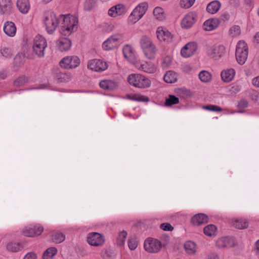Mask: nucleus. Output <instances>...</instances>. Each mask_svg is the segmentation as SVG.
I'll return each instance as SVG.
<instances>
[{
  "mask_svg": "<svg viewBox=\"0 0 259 259\" xmlns=\"http://www.w3.org/2000/svg\"><path fill=\"white\" fill-rule=\"evenodd\" d=\"M8 76V73L4 70L0 72V78L2 79H5Z\"/></svg>",
  "mask_w": 259,
  "mask_h": 259,
  "instance_id": "nucleus-56",
  "label": "nucleus"
},
{
  "mask_svg": "<svg viewBox=\"0 0 259 259\" xmlns=\"http://www.w3.org/2000/svg\"><path fill=\"white\" fill-rule=\"evenodd\" d=\"M231 224L232 226L239 229H245L248 227V223L245 219H236L232 220Z\"/></svg>",
  "mask_w": 259,
  "mask_h": 259,
  "instance_id": "nucleus-32",
  "label": "nucleus"
},
{
  "mask_svg": "<svg viewBox=\"0 0 259 259\" xmlns=\"http://www.w3.org/2000/svg\"><path fill=\"white\" fill-rule=\"evenodd\" d=\"M230 3L231 5L236 6L239 4V0H230Z\"/></svg>",
  "mask_w": 259,
  "mask_h": 259,
  "instance_id": "nucleus-61",
  "label": "nucleus"
},
{
  "mask_svg": "<svg viewBox=\"0 0 259 259\" xmlns=\"http://www.w3.org/2000/svg\"><path fill=\"white\" fill-rule=\"evenodd\" d=\"M57 49L61 52L69 50L71 47V40L67 37L60 38L56 42Z\"/></svg>",
  "mask_w": 259,
  "mask_h": 259,
  "instance_id": "nucleus-21",
  "label": "nucleus"
},
{
  "mask_svg": "<svg viewBox=\"0 0 259 259\" xmlns=\"http://www.w3.org/2000/svg\"><path fill=\"white\" fill-rule=\"evenodd\" d=\"M60 32L65 36H69L77 28L78 20L77 17L70 14L60 15Z\"/></svg>",
  "mask_w": 259,
  "mask_h": 259,
  "instance_id": "nucleus-1",
  "label": "nucleus"
},
{
  "mask_svg": "<svg viewBox=\"0 0 259 259\" xmlns=\"http://www.w3.org/2000/svg\"><path fill=\"white\" fill-rule=\"evenodd\" d=\"M160 228L164 231H172L174 229L172 226L169 223H163L160 225Z\"/></svg>",
  "mask_w": 259,
  "mask_h": 259,
  "instance_id": "nucleus-52",
  "label": "nucleus"
},
{
  "mask_svg": "<svg viewBox=\"0 0 259 259\" xmlns=\"http://www.w3.org/2000/svg\"><path fill=\"white\" fill-rule=\"evenodd\" d=\"M65 236L62 233L56 232L52 235V240L56 243H60L65 240Z\"/></svg>",
  "mask_w": 259,
  "mask_h": 259,
  "instance_id": "nucleus-38",
  "label": "nucleus"
},
{
  "mask_svg": "<svg viewBox=\"0 0 259 259\" xmlns=\"http://www.w3.org/2000/svg\"><path fill=\"white\" fill-rule=\"evenodd\" d=\"M248 47L246 43L240 40L236 46V58L240 65H243L246 62L248 57Z\"/></svg>",
  "mask_w": 259,
  "mask_h": 259,
  "instance_id": "nucleus-7",
  "label": "nucleus"
},
{
  "mask_svg": "<svg viewBox=\"0 0 259 259\" xmlns=\"http://www.w3.org/2000/svg\"><path fill=\"white\" fill-rule=\"evenodd\" d=\"M88 67L93 71L102 72L107 69L108 65L102 60L93 59L89 61Z\"/></svg>",
  "mask_w": 259,
  "mask_h": 259,
  "instance_id": "nucleus-13",
  "label": "nucleus"
},
{
  "mask_svg": "<svg viewBox=\"0 0 259 259\" xmlns=\"http://www.w3.org/2000/svg\"><path fill=\"white\" fill-rule=\"evenodd\" d=\"M157 37L160 41L170 42L172 40V36L170 32L165 28L158 27L156 30Z\"/></svg>",
  "mask_w": 259,
  "mask_h": 259,
  "instance_id": "nucleus-18",
  "label": "nucleus"
},
{
  "mask_svg": "<svg viewBox=\"0 0 259 259\" xmlns=\"http://www.w3.org/2000/svg\"><path fill=\"white\" fill-rule=\"evenodd\" d=\"M127 79L131 85L138 88H148L151 84L150 79L141 74H131L128 76Z\"/></svg>",
  "mask_w": 259,
  "mask_h": 259,
  "instance_id": "nucleus-4",
  "label": "nucleus"
},
{
  "mask_svg": "<svg viewBox=\"0 0 259 259\" xmlns=\"http://www.w3.org/2000/svg\"><path fill=\"white\" fill-rule=\"evenodd\" d=\"M3 30L5 34L10 37L15 36L16 32V26L11 21H7L4 24Z\"/></svg>",
  "mask_w": 259,
  "mask_h": 259,
  "instance_id": "nucleus-25",
  "label": "nucleus"
},
{
  "mask_svg": "<svg viewBox=\"0 0 259 259\" xmlns=\"http://www.w3.org/2000/svg\"><path fill=\"white\" fill-rule=\"evenodd\" d=\"M42 21L47 32L51 34L60 25V15L57 16L52 11H47L44 14Z\"/></svg>",
  "mask_w": 259,
  "mask_h": 259,
  "instance_id": "nucleus-2",
  "label": "nucleus"
},
{
  "mask_svg": "<svg viewBox=\"0 0 259 259\" xmlns=\"http://www.w3.org/2000/svg\"><path fill=\"white\" fill-rule=\"evenodd\" d=\"M59 79L61 81H68L71 78V75L70 73H60L58 75Z\"/></svg>",
  "mask_w": 259,
  "mask_h": 259,
  "instance_id": "nucleus-47",
  "label": "nucleus"
},
{
  "mask_svg": "<svg viewBox=\"0 0 259 259\" xmlns=\"http://www.w3.org/2000/svg\"><path fill=\"white\" fill-rule=\"evenodd\" d=\"M122 38L123 35L120 33H116L111 35L103 43V49L105 51H109L117 48Z\"/></svg>",
  "mask_w": 259,
  "mask_h": 259,
  "instance_id": "nucleus-8",
  "label": "nucleus"
},
{
  "mask_svg": "<svg viewBox=\"0 0 259 259\" xmlns=\"http://www.w3.org/2000/svg\"><path fill=\"white\" fill-rule=\"evenodd\" d=\"M80 64V59L77 56H71L63 58L60 62V66L66 69L77 67Z\"/></svg>",
  "mask_w": 259,
  "mask_h": 259,
  "instance_id": "nucleus-9",
  "label": "nucleus"
},
{
  "mask_svg": "<svg viewBox=\"0 0 259 259\" xmlns=\"http://www.w3.org/2000/svg\"><path fill=\"white\" fill-rule=\"evenodd\" d=\"M171 63V59L169 57H166L163 60L162 65L164 67H167Z\"/></svg>",
  "mask_w": 259,
  "mask_h": 259,
  "instance_id": "nucleus-53",
  "label": "nucleus"
},
{
  "mask_svg": "<svg viewBox=\"0 0 259 259\" xmlns=\"http://www.w3.org/2000/svg\"><path fill=\"white\" fill-rule=\"evenodd\" d=\"M139 70L148 73H153L156 71V66L151 62L137 60L134 64Z\"/></svg>",
  "mask_w": 259,
  "mask_h": 259,
  "instance_id": "nucleus-14",
  "label": "nucleus"
},
{
  "mask_svg": "<svg viewBox=\"0 0 259 259\" xmlns=\"http://www.w3.org/2000/svg\"><path fill=\"white\" fill-rule=\"evenodd\" d=\"M148 8L147 2L139 4L131 12L127 18V22L129 24H134L139 21L145 14Z\"/></svg>",
  "mask_w": 259,
  "mask_h": 259,
  "instance_id": "nucleus-5",
  "label": "nucleus"
},
{
  "mask_svg": "<svg viewBox=\"0 0 259 259\" xmlns=\"http://www.w3.org/2000/svg\"><path fill=\"white\" fill-rule=\"evenodd\" d=\"M247 102L245 100H243L240 101L238 105L241 108H245L247 106Z\"/></svg>",
  "mask_w": 259,
  "mask_h": 259,
  "instance_id": "nucleus-57",
  "label": "nucleus"
},
{
  "mask_svg": "<svg viewBox=\"0 0 259 259\" xmlns=\"http://www.w3.org/2000/svg\"><path fill=\"white\" fill-rule=\"evenodd\" d=\"M1 54L5 58H10L12 55V51L9 48H4L1 50Z\"/></svg>",
  "mask_w": 259,
  "mask_h": 259,
  "instance_id": "nucleus-49",
  "label": "nucleus"
},
{
  "mask_svg": "<svg viewBox=\"0 0 259 259\" xmlns=\"http://www.w3.org/2000/svg\"><path fill=\"white\" fill-rule=\"evenodd\" d=\"M52 0H42V1L45 3H48L52 1Z\"/></svg>",
  "mask_w": 259,
  "mask_h": 259,
  "instance_id": "nucleus-63",
  "label": "nucleus"
},
{
  "mask_svg": "<svg viewBox=\"0 0 259 259\" xmlns=\"http://www.w3.org/2000/svg\"><path fill=\"white\" fill-rule=\"evenodd\" d=\"M255 251L256 253L259 254V240L255 243Z\"/></svg>",
  "mask_w": 259,
  "mask_h": 259,
  "instance_id": "nucleus-58",
  "label": "nucleus"
},
{
  "mask_svg": "<svg viewBox=\"0 0 259 259\" xmlns=\"http://www.w3.org/2000/svg\"><path fill=\"white\" fill-rule=\"evenodd\" d=\"M234 245L233 240L228 237H224L219 238L217 242V246L221 249L230 247Z\"/></svg>",
  "mask_w": 259,
  "mask_h": 259,
  "instance_id": "nucleus-23",
  "label": "nucleus"
},
{
  "mask_svg": "<svg viewBox=\"0 0 259 259\" xmlns=\"http://www.w3.org/2000/svg\"><path fill=\"white\" fill-rule=\"evenodd\" d=\"M197 49V44L194 42H190L186 45L181 49V54L185 58L192 56Z\"/></svg>",
  "mask_w": 259,
  "mask_h": 259,
  "instance_id": "nucleus-19",
  "label": "nucleus"
},
{
  "mask_svg": "<svg viewBox=\"0 0 259 259\" xmlns=\"http://www.w3.org/2000/svg\"><path fill=\"white\" fill-rule=\"evenodd\" d=\"M154 18L158 21H163L166 18V13L164 9L160 7H155L153 11Z\"/></svg>",
  "mask_w": 259,
  "mask_h": 259,
  "instance_id": "nucleus-31",
  "label": "nucleus"
},
{
  "mask_svg": "<svg viewBox=\"0 0 259 259\" xmlns=\"http://www.w3.org/2000/svg\"><path fill=\"white\" fill-rule=\"evenodd\" d=\"M57 252V249L55 247H52L48 248L44 253L42 257L44 259H51Z\"/></svg>",
  "mask_w": 259,
  "mask_h": 259,
  "instance_id": "nucleus-37",
  "label": "nucleus"
},
{
  "mask_svg": "<svg viewBox=\"0 0 259 259\" xmlns=\"http://www.w3.org/2000/svg\"><path fill=\"white\" fill-rule=\"evenodd\" d=\"M195 0H181L180 5L182 8H189L194 3Z\"/></svg>",
  "mask_w": 259,
  "mask_h": 259,
  "instance_id": "nucleus-46",
  "label": "nucleus"
},
{
  "mask_svg": "<svg viewBox=\"0 0 259 259\" xmlns=\"http://www.w3.org/2000/svg\"><path fill=\"white\" fill-rule=\"evenodd\" d=\"M245 5L248 6H251L253 4L252 0H244Z\"/></svg>",
  "mask_w": 259,
  "mask_h": 259,
  "instance_id": "nucleus-59",
  "label": "nucleus"
},
{
  "mask_svg": "<svg viewBox=\"0 0 259 259\" xmlns=\"http://www.w3.org/2000/svg\"><path fill=\"white\" fill-rule=\"evenodd\" d=\"M126 12V7L123 4H117L112 7L109 10L108 14L111 17L115 18L124 15Z\"/></svg>",
  "mask_w": 259,
  "mask_h": 259,
  "instance_id": "nucleus-20",
  "label": "nucleus"
},
{
  "mask_svg": "<svg viewBox=\"0 0 259 259\" xmlns=\"http://www.w3.org/2000/svg\"><path fill=\"white\" fill-rule=\"evenodd\" d=\"M122 52L124 58L131 63L134 64L137 61L135 51L131 46H124L122 49Z\"/></svg>",
  "mask_w": 259,
  "mask_h": 259,
  "instance_id": "nucleus-17",
  "label": "nucleus"
},
{
  "mask_svg": "<svg viewBox=\"0 0 259 259\" xmlns=\"http://www.w3.org/2000/svg\"><path fill=\"white\" fill-rule=\"evenodd\" d=\"M126 98L131 100L138 102H148L149 99L147 96L140 94H132L126 95Z\"/></svg>",
  "mask_w": 259,
  "mask_h": 259,
  "instance_id": "nucleus-34",
  "label": "nucleus"
},
{
  "mask_svg": "<svg viewBox=\"0 0 259 259\" xmlns=\"http://www.w3.org/2000/svg\"><path fill=\"white\" fill-rule=\"evenodd\" d=\"M191 223L195 226H200L208 222L207 215L203 213H199L194 215L191 220Z\"/></svg>",
  "mask_w": 259,
  "mask_h": 259,
  "instance_id": "nucleus-22",
  "label": "nucleus"
},
{
  "mask_svg": "<svg viewBox=\"0 0 259 259\" xmlns=\"http://www.w3.org/2000/svg\"><path fill=\"white\" fill-rule=\"evenodd\" d=\"M252 84L255 86L259 87V76L252 79Z\"/></svg>",
  "mask_w": 259,
  "mask_h": 259,
  "instance_id": "nucleus-55",
  "label": "nucleus"
},
{
  "mask_svg": "<svg viewBox=\"0 0 259 259\" xmlns=\"http://www.w3.org/2000/svg\"><path fill=\"white\" fill-rule=\"evenodd\" d=\"M221 17L223 20H227L229 18V15L226 14H224L222 15Z\"/></svg>",
  "mask_w": 259,
  "mask_h": 259,
  "instance_id": "nucleus-62",
  "label": "nucleus"
},
{
  "mask_svg": "<svg viewBox=\"0 0 259 259\" xmlns=\"http://www.w3.org/2000/svg\"><path fill=\"white\" fill-rule=\"evenodd\" d=\"M207 259H220V257L215 253H210L207 257Z\"/></svg>",
  "mask_w": 259,
  "mask_h": 259,
  "instance_id": "nucleus-54",
  "label": "nucleus"
},
{
  "mask_svg": "<svg viewBox=\"0 0 259 259\" xmlns=\"http://www.w3.org/2000/svg\"><path fill=\"white\" fill-rule=\"evenodd\" d=\"M221 4L218 1H213L209 3L206 7V11L208 13L214 14L220 10Z\"/></svg>",
  "mask_w": 259,
  "mask_h": 259,
  "instance_id": "nucleus-30",
  "label": "nucleus"
},
{
  "mask_svg": "<svg viewBox=\"0 0 259 259\" xmlns=\"http://www.w3.org/2000/svg\"><path fill=\"white\" fill-rule=\"evenodd\" d=\"M140 44L146 57L150 60L154 58L157 49L152 39L147 35H143Z\"/></svg>",
  "mask_w": 259,
  "mask_h": 259,
  "instance_id": "nucleus-3",
  "label": "nucleus"
},
{
  "mask_svg": "<svg viewBox=\"0 0 259 259\" xmlns=\"http://www.w3.org/2000/svg\"><path fill=\"white\" fill-rule=\"evenodd\" d=\"M241 34V29L238 25L232 26L229 30V34L232 37H237Z\"/></svg>",
  "mask_w": 259,
  "mask_h": 259,
  "instance_id": "nucleus-41",
  "label": "nucleus"
},
{
  "mask_svg": "<svg viewBox=\"0 0 259 259\" xmlns=\"http://www.w3.org/2000/svg\"><path fill=\"white\" fill-rule=\"evenodd\" d=\"M217 227L214 225H208L205 226L203 229L204 233L208 236H213L215 234Z\"/></svg>",
  "mask_w": 259,
  "mask_h": 259,
  "instance_id": "nucleus-36",
  "label": "nucleus"
},
{
  "mask_svg": "<svg viewBox=\"0 0 259 259\" xmlns=\"http://www.w3.org/2000/svg\"><path fill=\"white\" fill-rule=\"evenodd\" d=\"M179 100L178 98L174 95H169V97L166 99L165 104L166 106H171L174 104H177L179 103Z\"/></svg>",
  "mask_w": 259,
  "mask_h": 259,
  "instance_id": "nucleus-42",
  "label": "nucleus"
},
{
  "mask_svg": "<svg viewBox=\"0 0 259 259\" xmlns=\"http://www.w3.org/2000/svg\"><path fill=\"white\" fill-rule=\"evenodd\" d=\"M47 47L46 38L40 35H36L33 40V52L38 57H42L45 55V51Z\"/></svg>",
  "mask_w": 259,
  "mask_h": 259,
  "instance_id": "nucleus-6",
  "label": "nucleus"
},
{
  "mask_svg": "<svg viewBox=\"0 0 259 259\" xmlns=\"http://www.w3.org/2000/svg\"><path fill=\"white\" fill-rule=\"evenodd\" d=\"M206 52L207 55L211 57L218 59L225 54V48L223 45L211 46L207 48Z\"/></svg>",
  "mask_w": 259,
  "mask_h": 259,
  "instance_id": "nucleus-11",
  "label": "nucleus"
},
{
  "mask_svg": "<svg viewBox=\"0 0 259 259\" xmlns=\"http://www.w3.org/2000/svg\"><path fill=\"white\" fill-rule=\"evenodd\" d=\"M12 11L11 0H0V13L8 14Z\"/></svg>",
  "mask_w": 259,
  "mask_h": 259,
  "instance_id": "nucleus-24",
  "label": "nucleus"
},
{
  "mask_svg": "<svg viewBox=\"0 0 259 259\" xmlns=\"http://www.w3.org/2000/svg\"><path fill=\"white\" fill-rule=\"evenodd\" d=\"M127 235V234L126 232L124 231H122L119 233L117 241V243L118 245L122 246L124 244Z\"/></svg>",
  "mask_w": 259,
  "mask_h": 259,
  "instance_id": "nucleus-43",
  "label": "nucleus"
},
{
  "mask_svg": "<svg viewBox=\"0 0 259 259\" xmlns=\"http://www.w3.org/2000/svg\"><path fill=\"white\" fill-rule=\"evenodd\" d=\"M97 0H86L84 4V9L87 11L92 10L96 5Z\"/></svg>",
  "mask_w": 259,
  "mask_h": 259,
  "instance_id": "nucleus-40",
  "label": "nucleus"
},
{
  "mask_svg": "<svg viewBox=\"0 0 259 259\" xmlns=\"http://www.w3.org/2000/svg\"><path fill=\"white\" fill-rule=\"evenodd\" d=\"M177 74L174 71H167L164 76V80L167 83H174L177 80Z\"/></svg>",
  "mask_w": 259,
  "mask_h": 259,
  "instance_id": "nucleus-35",
  "label": "nucleus"
},
{
  "mask_svg": "<svg viewBox=\"0 0 259 259\" xmlns=\"http://www.w3.org/2000/svg\"><path fill=\"white\" fill-rule=\"evenodd\" d=\"M105 240L103 236L99 233L92 232L89 234L88 242L92 246H101L104 243Z\"/></svg>",
  "mask_w": 259,
  "mask_h": 259,
  "instance_id": "nucleus-15",
  "label": "nucleus"
},
{
  "mask_svg": "<svg viewBox=\"0 0 259 259\" xmlns=\"http://www.w3.org/2000/svg\"><path fill=\"white\" fill-rule=\"evenodd\" d=\"M254 40L256 43L259 44V32L256 33L254 37Z\"/></svg>",
  "mask_w": 259,
  "mask_h": 259,
  "instance_id": "nucleus-60",
  "label": "nucleus"
},
{
  "mask_svg": "<svg viewBox=\"0 0 259 259\" xmlns=\"http://www.w3.org/2000/svg\"><path fill=\"white\" fill-rule=\"evenodd\" d=\"M186 68H187L188 70H191V68L190 67V66H188H188H186Z\"/></svg>",
  "mask_w": 259,
  "mask_h": 259,
  "instance_id": "nucleus-64",
  "label": "nucleus"
},
{
  "mask_svg": "<svg viewBox=\"0 0 259 259\" xmlns=\"http://www.w3.org/2000/svg\"><path fill=\"white\" fill-rule=\"evenodd\" d=\"M22 259H37V254L33 251L27 253Z\"/></svg>",
  "mask_w": 259,
  "mask_h": 259,
  "instance_id": "nucleus-51",
  "label": "nucleus"
},
{
  "mask_svg": "<svg viewBox=\"0 0 259 259\" xmlns=\"http://www.w3.org/2000/svg\"><path fill=\"white\" fill-rule=\"evenodd\" d=\"M7 248L12 252H17L20 249V244L18 243L11 242L7 245Z\"/></svg>",
  "mask_w": 259,
  "mask_h": 259,
  "instance_id": "nucleus-44",
  "label": "nucleus"
},
{
  "mask_svg": "<svg viewBox=\"0 0 259 259\" xmlns=\"http://www.w3.org/2000/svg\"><path fill=\"white\" fill-rule=\"evenodd\" d=\"M100 87L104 89L112 91L117 88V84L116 82L111 80H103L100 82Z\"/></svg>",
  "mask_w": 259,
  "mask_h": 259,
  "instance_id": "nucleus-28",
  "label": "nucleus"
},
{
  "mask_svg": "<svg viewBox=\"0 0 259 259\" xmlns=\"http://www.w3.org/2000/svg\"><path fill=\"white\" fill-rule=\"evenodd\" d=\"M144 247L149 252L156 253L160 250L162 245L161 242L157 239L148 238L145 241Z\"/></svg>",
  "mask_w": 259,
  "mask_h": 259,
  "instance_id": "nucleus-10",
  "label": "nucleus"
},
{
  "mask_svg": "<svg viewBox=\"0 0 259 259\" xmlns=\"http://www.w3.org/2000/svg\"><path fill=\"white\" fill-rule=\"evenodd\" d=\"M27 81V79L25 76H22L18 77L14 81V84L16 87H20L23 85Z\"/></svg>",
  "mask_w": 259,
  "mask_h": 259,
  "instance_id": "nucleus-45",
  "label": "nucleus"
},
{
  "mask_svg": "<svg viewBox=\"0 0 259 259\" xmlns=\"http://www.w3.org/2000/svg\"><path fill=\"white\" fill-rule=\"evenodd\" d=\"M128 245L131 250H135L137 247L138 243L135 239H131L128 242Z\"/></svg>",
  "mask_w": 259,
  "mask_h": 259,
  "instance_id": "nucleus-50",
  "label": "nucleus"
},
{
  "mask_svg": "<svg viewBox=\"0 0 259 259\" xmlns=\"http://www.w3.org/2000/svg\"><path fill=\"white\" fill-rule=\"evenodd\" d=\"M17 7L21 13L26 14L29 10L30 6L28 0H18Z\"/></svg>",
  "mask_w": 259,
  "mask_h": 259,
  "instance_id": "nucleus-29",
  "label": "nucleus"
},
{
  "mask_svg": "<svg viewBox=\"0 0 259 259\" xmlns=\"http://www.w3.org/2000/svg\"><path fill=\"white\" fill-rule=\"evenodd\" d=\"M203 108L205 110L212 111L220 112V111H222V109L220 107L217 106V105H212L204 106H203Z\"/></svg>",
  "mask_w": 259,
  "mask_h": 259,
  "instance_id": "nucleus-48",
  "label": "nucleus"
},
{
  "mask_svg": "<svg viewBox=\"0 0 259 259\" xmlns=\"http://www.w3.org/2000/svg\"><path fill=\"white\" fill-rule=\"evenodd\" d=\"M186 252L189 255H194L197 251L196 244L191 241H187L184 244Z\"/></svg>",
  "mask_w": 259,
  "mask_h": 259,
  "instance_id": "nucleus-33",
  "label": "nucleus"
},
{
  "mask_svg": "<svg viewBox=\"0 0 259 259\" xmlns=\"http://www.w3.org/2000/svg\"><path fill=\"white\" fill-rule=\"evenodd\" d=\"M235 73V70L233 68H230L223 70L221 73L222 79L224 82H230L234 78Z\"/></svg>",
  "mask_w": 259,
  "mask_h": 259,
  "instance_id": "nucleus-27",
  "label": "nucleus"
},
{
  "mask_svg": "<svg viewBox=\"0 0 259 259\" xmlns=\"http://www.w3.org/2000/svg\"><path fill=\"white\" fill-rule=\"evenodd\" d=\"M220 22L218 18H213L206 20L203 24L204 29L211 31L217 28L220 25Z\"/></svg>",
  "mask_w": 259,
  "mask_h": 259,
  "instance_id": "nucleus-26",
  "label": "nucleus"
},
{
  "mask_svg": "<svg viewBox=\"0 0 259 259\" xmlns=\"http://www.w3.org/2000/svg\"><path fill=\"white\" fill-rule=\"evenodd\" d=\"M199 77L202 82H207L210 81L211 75L208 71H202L199 74Z\"/></svg>",
  "mask_w": 259,
  "mask_h": 259,
  "instance_id": "nucleus-39",
  "label": "nucleus"
},
{
  "mask_svg": "<svg viewBox=\"0 0 259 259\" xmlns=\"http://www.w3.org/2000/svg\"><path fill=\"white\" fill-rule=\"evenodd\" d=\"M197 15L195 12H190L185 15L181 21L183 28L188 29L191 27L196 22Z\"/></svg>",
  "mask_w": 259,
  "mask_h": 259,
  "instance_id": "nucleus-16",
  "label": "nucleus"
},
{
  "mask_svg": "<svg viewBox=\"0 0 259 259\" xmlns=\"http://www.w3.org/2000/svg\"><path fill=\"white\" fill-rule=\"evenodd\" d=\"M43 231V227L38 224L33 226H30L26 227L23 229L22 234L25 236L33 237L40 235Z\"/></svg>",
  "mask_w": 259,
  "mask_h": 259,
  "instance_id": "nucleus-12",
  "label": "nucleus"
}]
</instances>
